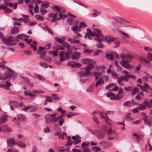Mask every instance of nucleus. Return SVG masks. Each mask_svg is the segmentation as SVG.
Segmentation results:
<instances>
[{
  "instance_id": "nucleus-62",
  "label": "nucleus",
  "mask_w": 152,
  "mask_h": 152,
  "mask_svg": "<svg viewBox=\"0 0 152 152\" xmlns=\"http://www.w3.org/2000/svg\"><path fill=\"white\" fill-rule=\"evenodd\" d=\"M144 86L146 88L150 90H152V88H151L150 86L146 83H145L144 84Z\"/></svg>"
},
{
  "instance_id": "nucleus-31",
  "label": "nucleus",
  "mask_w": 152,
  "mask_h": 152,
  "mask_svg": "<svg viewBox=\"0 0 152 152\" xmlns=\"http://www.w3.org/2000/svg\"><path fill=\"white\" fill-rule=\"evenodd\" d=\"M138 88L137 87H134L132 91V96L134 95L137 91Z\"/></svg>"
},
{
  "instance_id": "nucleus-45",
  "label": "nucleus",
  "mask_w": 152,
  "mask_h": 152,
  "mask_svg": "<svg viewBox=\"0 0 152 152\" xmlns=\"http://www.w3.org/2000/svg\"><path fill=\"white\" fill-rule=\"evenodd\" d=\"M102 73V72H94V74L95 77V79H98V77L101 75Z\"/></svg>"
},
{
  "instance_id": "nucleus-24",
  "label": "nucleus",
  "mask_w": 152,
  "mask_h": 152,
  "mask_svg": "<svg viewBox=\"0 0 152 152\" xmlns=\"http://www.w3.org/2000/svg\"><path fill=\"white\" fill-rule=\"evenodd\" d=\"M123 105L124 107H130L132 106V103L129 101L125 102L123 103Z\"/></svg>"
},
{
  "instance_id": "nucleus-43",
  "label": "nucleus",
  "mask_w": 152,
  "mask_h": 152,
  "mask_svg": "<svg viewBox=\"0 0 152 152\" xmlns=\"http://www.w3.org/2000/svg\"><path fill=\"white\" fill-rule=\"evenodd\" d=\"M144 49L145 51H147L148 52H152V48L149 47H144Z\"/></svg>"
},
{
  "instance_id": "nucleus-22",
  "label": "nucleus",
  "mask_w": 152,
  "mask_h": 152,
  "mask_svg": "<svg viewBox=\"0 0 152 152\" xmlns=\"http://www.w3.org/2000/svg\"><path fill=\"white\" fill-rule=\"evenodd\" d=\"M16 144L19 146H20L23 148H25L26 147V143L21 141H19L16 142Z\"/></svg>"
},
{
  "instance_id": "nucleus-51",
  "label": "nucleus",
  "mask_w": 152,
  "mask_h": 152,
  "mask_svg": "<svg viewBox=\"0 0 152 152\" xmlns=\"http://www.w3.org/2000/svg\"><path fill=\"white\" fill-rule=\"evenodd\" d=\"M139 107H137L132 110V111L134 113H136L140 110Z\"/></svg>"
},
{
  "instance_id": "nucleus-57",
  "label": "nucleus",
  "mask_w": 152,
  "mask_h": 152,
  "mask_svg": "<svg viewBox=\"0 0 152 152\" xmlns=\"http://www.w3.org/2000/svg\"><path fill=\"white\" fill-rule=\"evenodd\" d=\"M68 145H71L72 144V141L71 140V137L69 136H68Z\"/></svg>"
},
{
  "instance_id": "nucleus-6",
  "label": "nucleus",
  "mask_w": 152,
  "mask_h": 152,
  "mask_svg": "<svg viewBox=\"0 0 152 152\" xmlns=\"http://www.w3.org/2000/svg\"><path fill=\"white\" fill-rule=\"evenodd\" d=\"M71 29L72 31L74 32L77 34V36L75 37V38H79L82 37V35L79 33V32L80 31V29L79 27H78L77 24L72 26L71 28Z\"/></svg>"
},
{
  "instance_id": "nucleus-48",
  "label": "nucleus",
  "mask_w": 152,
  "mask_h": 152,
  "mask_svg": "<svg viewBox=\"0 0 152 152\" xmlns=\"http://www.w3.org/2000/svg\"><path fill=\"white\" fill-rule=\"evenodd\" d=\"M101 41L102 40L99 42L98 44H96V45L97 48H103V46L101 42Z\"/></svg>"
},
{
  "instance_id": "nucleus-10",
  "label": "nucleus",
  "mask_w": 152,
  "mask_h": 152,
  "mask_svg": "<svg viewBox=\"0 0 152 152\" xmlns=\"http://www.w3.org/2000/svg\"><path fill=\"white\" fill-rule=\"evenodd\" d=\"M43 49L44 48L43 47L40 46L37 50V52L40 55V58L44 57L46 54V52L42 50V49Z\"/></svg>"
},
{
  "instance_id": "nucleus-64",
  "label": "nucleus",
  "mask_w": 152,
  "mask_h": 152,
  "mask_svg": "<svg viewBox=\"0 0 152 152\" xmlns=\"http://www.w3.org/2000/svg\"><path fill=\"white\" fill-rule=\"evenodd\" d=\"M4 11L5 12L7 13H10L12 12V10L11 9L7 8V7L6 8V9H5Z\"/></svg>"
},
{
  "instance_id": "nucleus-2",
  "label": "nucleus",
  "mask_w": 152,
  "mask_h": 152,
  "mask_svg": "<svg viewBox=\"0 0 152 152\" xmlns=\"http://www.w3.org/2000/svg\"><path fill=\"white\" fill-rule=\"evenodd\" d=\"M15 75L14 71L10 68L4 73V76H2L0 75V80H5L10 77L13 76Z\"/></svg>"
},
{
  "instance_id": "nucleus-36",
  "label": "nucleus",
  "mask_w": 152,
  "mask_h": 152,
  "mask_svg": "<svg viewBox=\"0 0 152 152\" xmlns=\"http://www.w3.org/2000/svg\"><path fill=\"white\" fill-rule=\"evenodd\" d=\"M49 3L47 2L46 4L43 3L41 5V7L42 9H43L45 8H47L49 7Z\"/></svg>"
},
{
  "instance_id": "nucleus-41",
  "label": "nucleus",
  "mask_w": 152,
  "mask_h": 152,
  "mask_svg": "<svg viewBox=\"0 0 152 152\" xmlns=\"http://www.w3.org/2000/svg\"><path fill=\"white\" fill-rule=\"evenodd\" d=\"M55 48L57 50H62L64 49V48L60 45H57L55 46Z\"/></svg>"
},
{
  "instance_id": "nucleus-19",
  "label": "nucleus",
  "mask_w": 152,
  "mask_h": 152,
  "mask_svg": "<svg viewBox=\"0 0 152 152\" xmlns=\"http://www.w3.org/2000/svg\"><path fill=\"white\" fill-rule=\"evenodd\" d=\"M120 56L121 59L127 58L128 59H130L133 58V57L131 55L124 53L121 54V55Z\"/></svg>"
},
{
  "instance_id": "nucleus-50",
  "label": "nucleus",
  "mask_w": 152,
  "mask_h": 152,
  "mask_svg": "<svg viewBox=\"0 0 152 152\" xmlns=\"http://www.w3.org/2000/svg\"><path fill=\"white\" fill-rule=\"evenodd\" d=\"M123 72L125 74V76L129 80V75H129V72L128 71L125 70H123Z\"/></svg>"
},
{
  "instance_id": "nucleus-47",
  "label": "nucleus",
  "mask_w": 152,
  "mask_h": 152,
  "mask_svg": "<svg viewBox=\"0 0 152 152\" xmlns=\"http://www.w3.org/2000/svg\"><path fill=\"white\" fill-rule=\"evenodd\" d=\"M52 96L53 97V99L55 100H58L59 99V98L56 94H52Z\"/></svg>"
},
{
  "instance_id": "nucleus-53",
  "label": "nucleus",
  "mask_w": 152,
  "mask_h": 152,
  "mask_svg": "<svg viewBox=\"0 0 152 152\" xmlns=\"http://www.w3.org/2000/svg\"><path fill=\"white\" fill-rule=\"evenodd\" d=\"M106 58L107 59L110 60H113V58L112 56L109 54H107Z\"/></svg>"
},
{
  "instance_id": "nucleus-9",
  "label": "nucleus",
  "mask_w": 152,
  "mask_h": 152,
  "mask_svg": "<svg viewBox=\"0 0 152 152\" xmlns=\"http://www.w3.org/2000/svg\"><path fill=\"white\" fill-rule=\"evenodd\" d=\"M55 40L58 42L59 43L67 47H69L70 46V45L68 43H66L63 40L59 38L58 37H56L55 38Z\"/></svg>"
},
{
  "instance_id": "nucleus-34",
  "label": "nucleus",
  "mask_w": 152,
  "mask_h": 152,
  "mask_svg": "<svg viewBox=\"0 0 152 152\" xmlns=\"http://www.w3.org/2000/svg\"><path fill=\"white\" fill-rule=\"evenodd\" d=\"M91 60L88 58H86L82 60L83 63L85 64H86L91 62Z\"/></svg>"
},
{
  "instance_id": "nucleus-61",
  "label": "nucleus",
  "mask_w": 152,
  "mask_h": 152,
  "mask_svg": "<svg viewBox=\"0 0 152 152\" xmlns=\"http://www.w3.org/2000/svg\"><path fill=\"white\" fill-rule=\"evenodd\" d=\"M81 142V140L80 139H78L77 138L75 140H74L73 143L74 144H78Z\"/></svg>"
},
{
  "instance_id": "nucleus-60",
  "label": "nucleus",
  "mask_w": 152,
  "mask_h": 152,
  "mask_svg": "<svg viewBox=\"0 0 152 152\" xmlns=\"http://www.w3.org/2000/svg\"><path fill=\"white\" fill-rule=\"evenodd\" d=\"M50 52H52L53 53V56H56L58 55V51L57 50L55 51H50Z\"/></svg>"
},
{
  "instance_id": "nucleus-28",
  "label": "nucleus",
  "mask_w": 152,
  "mask_h": 152,
  "mask_svg": "<svg viewBox=\"0 0 152 152\" xmlns=\"http://www.w3.org/2000/svg\"><path fill=\"white\" fill-rule=\"evenodd\" d=\"M60 61H63L64 60V52L61 51L60 53Z\"/></svg>"
},
{
  "instance_id": "nucleus-29",
  "label": "nucleus",
  "mask_w": 152,
  "mask_h": 152,
  "mask_svg": "<svg viewBox=\"0 0 152 152\" xmlns=\"http://www.w3.org/2000/svg\"><path fill=\"white\" fill-rule=\"evenodd\" d=\"M149 126H152V117H148V120L147 121V123H146Z\"/></svg>"
},
{
  "instance_id": "nucleus-35",
  "label": "nucleus",
  "mask_w": 152,
  "mask_h": 152,
  "mask_svg": "<svg viewBox=\"0 0 152 152\" xmlns=\"http://www.w3.org/2000/svg\"><path fill=\"white\" fill-rule=\"evenodd\" d=\"M75 62L72 61L68 63L67 64L68 66H70L71 67L73 68L75 67Z\"/></svg>"
},
{
  "instance_id": "nucleus-52",
  "label": "nucleus",
  "mask_w": 152,
  "mask_h": 152,
  "mask_svg": "<svg viewBox=\"0 0 152 152\" xmlns=\"http://www.w3.org/2000/svg\"><path fill=\"white\" fill-rule=\"evenodd\" d=\"M20 76L23 79L25 82L27 83L28 82H29V80L27 77H24L21 75H20Z\"/></svg>"
},
{
  "instance_id": "nucleus-40",
  "label": "nucleus",
  "mask_w": 152,
  "mask_h": 152,
  "mask_svg": "<svg viewBox=\"0 0 152 152\" xmlns=\"http://www.w3.org/2000/svg\"><path fill=\"white\" fill-rule=\"evenodd\" d=\"M45 100L46 101L49 102H52L53 101V99L52 97L50 96H45Z\"/></svg>"
},
{
  "instance_id": "nucleus-30",
  "label": "nucleus",
  "mask_w": 152,
  "mask_h": 152,
  "mask_svg": "<svg viewBox=\"0 0 152 152\" xmlns=\"http://www.w3.org/2000/svg\"><path fill=\"white\" fill-rule=\"evenodd\" d=\"M17 118L19 120H22L25 119V117L23 114H19L18 115Z\"/></svg>"
},
{
  "instance_id": "nucleus-20",
  "label": "nucleus",
  "mask_w": 152,
  "mask_h": 152,
  "mask_svg": "<svg viewBox=\"0 0 152 152\" xmlns=\"http://www.w3.org/2000/svg\"><path fill=\"white\" fill-rule=\"evenodd\" d=\"M67 50L68 52L65 54L66 59H68L69 58V55L72 53V51L71 50L70 46L69 47H67Z\"/></svg>"
},
{
  "instance_id": "nucleus-12",
  "label": "nucleus",
  "mask_w": 152,
  "mask_h": 152,
  "mask_svg": "<svg viewBox=\"0 0 152 152\" xmlns=\"http://www.w3.org/2000/svg\"><path fill=\"white\" fill-rule=\"evenodd\" d=\"M105 41L108 43H110L115 40L113 37L110 35H108L104 37Z\"/></svg>"
},
{
  "instance_id": "nucleus-63",
  "label": "nucleus",
  "mask_w": 152,
  "mask_h": 152,
  "mask_svg": "<svg viewBox=\"0 0 152 152\" xmlns=\"http://www.w3.org/2000/svg\"><path fill=\"white\" fill-rule=\"evenodd\" d=\"M120 32L122 34L125 36L127 38H129L130 36L129 35L126 33L122 31H120Z\"/></svg>"
},
{
  "instance_id": "nucleus-46",
  "label": "nucleus",
  "mask_w": 152,
  "mask_h": 152,
  "mask_svg": "<svg viewBox=\"0 0 152 152\" xmlns=\"http://www.w3.org/2000/svg\"><path fill=\"white\" fill-rule=\"evenodd\" d=\"M34 12L36 13H38L39 12V7L37 3L34 7Z\"/></svg>"
},
{
  "instance_id": "nucleus-14",
  "label": "nucleus",
  "mask_w": 152,
  "mask_h": 152,
  "mask_svg": "<svg viewBox=\"0 0 152 152\" xmlns=\"http://www.w3.org/2000/svg\"><path fill=\"white\" fill-rule=\"evenodd\" d=\"M16 142L15 139L12 138L9 139L7 141V144L10 146H12L13 145L16 144Z\"/></svg>"
},
{
  "instance_id": "nucleus-7",
  "label": "nucleus",
  "mask_w": 152,
  "mask_h": 152,
  "mask_svg": "<svg viewBox=\"0 0 152 152\" xmlns=\"http://www.w3.org/2000/svg\"><path fill=\"white\" fill-rule=\"evenodd\" d=\"M107 96L110 98V99L112 100H114L116 99L120 100L123 97V96H119L118 94L117 95L116 97L115 94L111 92H107L106 94Z\"/></svg>"
},
{
  "instance_id": "nucleus-13",
  "label": "nucleus",
  "mask_w": 152,
  "mask_h": 152,
  "mask_svg": "<svg viewBox=\"0 0 152 152\" xmlns=\"http://www.w3.org/2000/svg\"><path fill=\"white\" fill-rule=\"evenodd\" d=\"M117 79V82L119 85H121V82H123L124 80L126 82H127L129 80L126 77H125L123 75L119 77H118Z\"/></svg>"
},
{
  "instance_id": "nucleus-33",
  "label": "nucleus",
  "mask_w": 152,
  "mask_h": 152,
  "mask_svg": "<svg viewBox=\"0 0 152 152\" xmlns=\"http://www.w3.org/2000/svg\"><path fill=\"white\" fill-rule=\"evenodd\" d=\"M151 76H150L149 74L146 73L144 76L143 77V78L145 80V81H147L148 79L150 78Z\"/></svg>"
},
{
  "instance_id": "nucleus-11",
  "label": "nucleus",
  "mask_w": 152,
  "mask_h": 152,
  "mask_svg": "<svg viewBox=\"0 0 152 152\" xmlns=\"http://www.w3.org/2000/svg\"><path fill=\"white\" fill-rule=\"evenodd\" d=\"M53 9H55L57 10V12H63L64 13L65 12V9L61 6L58 5H54L53 7Z\"/></svg>"
},
{
  "instance_id": "nucleus-26",
  "label": "nucleus",
  "mask_w": 152,
  "mask_h": 152,
  "mask_svg": "<svg viewBox=\"0 0 152 152\" xmlns=\"http://www.w3.org/2000/svg\"><path fill=\"white\" fill-rule=\"evenodd\" d=\"M8 117V115H2L0 119V121L2 123V124L5 123L7 120L8 118L7 117Z\"/></svg>"
},
{
  "instance_id": "nucleus-17",
  "label": "nucleus",
  "mask_w": 152,
  "mask_h": 152,
  "mask_svg": "<svg viewBox=\"0 0 152 152\" xmlns=\"http://www.w3.org/2000/svg\"><path fill=\"white\" fill-rule=\"evenodd\" d=\"M72 54V58L73 60H77L80 57V54L79 53L75 52Z\"/></svg>"
},
{
  "instance_id": "nucleus-21",
  "label": "nucleus",
  "mask_w": 152,
  "mask_h": 152,
  "mask_svg": "<svg viewBox=\"0 0 152 152\" xmlns=\"http://www.w3.org/2000/svg\"><path fill=\"white\" fill-rule=\"evenodd\" d=\"M97 137L100 140H102L104 138V134L101 132H97L96 134Z\"/></svg>"
},
{
  "instance_id": "nucleus-8",
  "label": "nucleus",
  "mask_w": 152,
  "mask_h": 152,
  "mask_svg": "<svg viewBox=\"0 0 152 152\" xmlns=\"http://www.w3.org/2000/svg\"><path fill=\"white\" fill-rule=\"evenodd\" d=\"M56 113H54L53 114H49L46 115L45 119L46 122L48 123H51L53 121H54L53 119H55V116Z\"/></svg>"
},
{
  "instance_id": "nucleus-25",
  "label": "nucleus",
  "mask_w": 152,
  "mask_h": 152,
  "mask_svg": "<svg viewBox=\"0 0 152 152\" xmlns=\"http://www.w3.org/2000/svg\"><path fill=\"white\" fill-rule=\"evenodd\" d=\"M93 11L94 13H93L91 14V15L92 17H95L98 16L100 14V13L98 12L97 10L94 9Z\"/></svg>"
},
{
  "instance_id": "nucleus-59",
  "label": "nucleus",
  "mask_w": 152,
  "mask_h": 152,
  "mask_svg": "<svg viewBox=\"0 0 152 152\" xmlns=\"http://www.w3.org/2000/svg\"><path fill=\"white\" fill-rule=\"evenodd\" d=\"M64 123V120L63 118H61L60 121L58 123V124L61 126L63 125V124Z\"/></svg>"
},
{
  "instance_id": "nucleus-16",
  "label": "nucleus",
  "mask_w": 152,
  "mask_h": 152,
  "mask_svg": "<svg viewBox=\"0 0 152 152\" xmlns=\"http://www.w3.org/2000/svg\"><path fill=\"white\" fill-rule=\"evenodd\" d=\"M94 34L95 35V37H101L102 36L101 31L98 29H94Z\"/></svg>"
},
{
  "instance_id": "nucleus-37",
  "label": "nucleus",
  "mask_w": 152,
  "mask_h": 152,
  "mask_svg": "<svg viewBox=\"0 0 152 152\" xmlns=\"http://www.w3.org/2000/svg\"><path fill=\"white\" fill-rule=\"evenodd\" d=\"M142 115L144 116L142 119L145 121V123L146 124V123H147V121L148 120V117L147 118L145 114L144 113H142Z\"/></svg>"
},
{
  "instance_id": "nucleus-55",
  "label": "nucleus",
  "mask_w": 152,
  "mask_h": 152,
  "mask_svg": "<svg viewBox=\"0 0 152 152\" xmlns=\"http://www.w3.org/2000/svg\"><path fill=\"white\" fill-rule=\"evenodd\" d=\"M93 86H89L87 89L86 90V91H89L91 92H93Z\"/></svg>"
},
{
  "instance_id": "nucleus-54",
  "label": "nucleus",
  "mask_w": 152,
  "mask_h": 152,
  "mask_svg": "<svg viewBox=\"0 0 152 152\" xmlns=\"http://www.w3.org/2000/svg\"><path fill=\"white\" fill-rule=\"evenodd\" d=\"M102 52V51L100 49H97L96 50L95 52L94 53V55L95 56H97L99 55V53H100Z\"/></svg>"
},
{
  "instance_id": "nucleus-44",
  "label": "nucleus",
  "mask_w": 152,
  "mask_h": 152,
  "mask_svg": "<svg viewBox=\"0 0 152 152\" xmlns=\"http://www.w3.org/2000/svg\"><path fill=\"white\" fill-rule=\"evenodd\" d=\"M35 17L37 19L40 21H43L45 19L43 17H42L38 15H36L35 16Z\"/></svg>"
},
{
  "instance_id": "nucleus-23",
  "label": "nucleus",
  "mask_w": 152,
  "mask_h": 152,
  "mask_svg": "<svg viewBox=\"0 0 152 152\" xmlns=\"http://www.w3.org/2000/svg\"><path fill=\"white\" fill-rule=\"evenodd\" d=\"M19 30L17 26L13 27L11 29V34H15L18 33Z\"/></svg>"
},
{
  "instance_id": "nucleus-42",
  "label": "nucleus",
  "mask_w": 152,
  "mask_h": 152,
  "mask_svg": "<svg viewBox=\"0 0 152 152\" xmlns=\"http://www.w3.org/2000/svg\"><path fill=\"white\" fill-rule=\"evenodd\" d=\"M52 46L51 44L50 43H48L45 46L43 47V49L48 50L50 49Z\"/></svg>"
},
{
  "instance_id": "nucleus-27",
  "label": "nucleus",
  "mask_w": 152,
  "mask_h": 152,
  "mask_svg": "<svg viewBox=\"0 0 152 152\" xmlns=\"http://www.w3.org/2000/svg\"><path fill=\"white\" fill-rule=\"evenodd\" d=\"M4 127L5 128L6 131L8 132H11L12 130L11 128L7 124H5L4 125Z\"/></svg>"
},
{
  "instance_id": "nucleus-15",
  "label": "nucleus",
  "mask_w": 152,
  "mask_h": 152,
  "mask_svg": "<svg viewBox=\"0 0 152 152\" xmlns=\"http://www.w3.org/2000/svg\"><path fill=\"white\" fill-rule=\"evenodd\" d=\"M66 133L63 132L62 134L60 132H56L54 134L55 136H58V138H61L62 140H64V135H66Z\"/></svg>"
},
{
  "instance_id": "nucleus-58",
  "label": "nucleus",
  "mask_w": 152,
  "mask_h": 152,
  "mask_svg": "<svg viewBox=\"0 0 152 152\" xmlns=\"http://www.w3.org/2000/svg\"><path fill=\"white\" fill-rule=\"evenodd\" d=\"M93 120L95 122L96 124H99V122L98 121V119L96 117L93 115Z\"/></svg>"
},
{
  "instance_id": "nucleus-39",
  "label": "nucleus",
  "mask_w": 152,
  "mask_h": 152,
  "mask_svg": "<svg viewBox=\"0 0 152 152\" xmlns=\"http://www.w3.org/2000/svg\"><path fill=\"white\" fill-rule=\"evenodd\" d=\"M86 26H87V25L85 22H81L80 23L79 27L80 29L81 28Z\"/></svg>"
},
{
  "instance_id": "nucleus-56",
  "label": "nucleus",
  "mask_w": 152,
  "mask_h": 152,
  "mask_svg": "<svg viewBox=\"0 0 152 152\" xmlns=\"http://www.w3.org/2000/svg\"><path fill=\"white\" fill-rule=\"evenodd\" d=\"M150 61L149 60H147L146 59H145L144 60V62H145L146 64H149V67H151L152 66V64L151 63H150Z\"/></svg>"
},
{
  "instance_id": "nucleus-4",
  "label": "nucleus",
  "mask_w": 152,
  "mask_h": 152,
  "mask_svg": "<svg viewBox=\"0 0 152 152\" xmlns=\"http://www.w3.org/2000/svg\"><path fill=\"white\" fill-rule=\"evenodd\" d=\"M124 21L123 19L119 17L115 20L111 22L112 25L115 28L117 29L120 28L122 26L123 22Z\"/></svg>"
},
{
  "instance_id": "nucleus-49",
  "label": "nucleus",
  "mask_w": 152,
  "mask_h": 152,
  "mask_svg": "<svg viewBox=\"0 0 152 152\" xmlns=\"http://www.w3.org/2000/svg\"><path fill=\"white\" fill-rule=\"evenodd\" d=\"M115 84H116L115 83H110V84H109L107 86H106V89H108L110 88L113 87V86H114L115 85Z\"/></svg>"
},
{
  "instance_id": "nucleus-38",
  "label": "nucleus",
  "mask_w": 152,
  "mask_h": 152,
  "mask_svg": "<svg viewBox=\"0 0 152 152\" xmlns=\"http://www.w3.org/2000/svg\"><path fill=\"white\" fill-rule=\"evenodd\" d=\"M39 65L45 68H47L48 66V65L46 63L42 62H41L39 63Z\"/></svg>"
},
{
  "instance_id": "nucleus-32",
  "label": "nucleus",
  "mask_w": 152,
  "mask_h": 152,
  "mask_svg": "<svg viewBox=\"0 0 152 152\" xmlns=\"http://www.w3.org/2000/svg\"><path fill=\"white\" fill-rule=\"evenodd\" d=\"M146 57L148 59L149 61H152V53L150 52H148Z\"/></svg>"
},
{
  "instance_id": "nucleus-1",
  "label": "nucleus",
  "mask_w": 152,
  "mask_h": 152,
  "mask_svg": "<svg viewBox=\"0 0 152 152\" xmlns=\"http://www.w3.org/2000/svg\"><path fill=\"white\" fill-rule=\"evenodd\" d=\"M3 43L7 45H14L16 44L15 41H18V40L12 36L8 38H4L2 39Z\"/></svg>"
},
{
  "instance_id": "nucleus-3",
  "label": "nucleus",
  "mask_w": 152,
  "mask_h": 152,
  "mask_svg": "<svg viewBox=\"0 0 152 152\" xmlns=\"http://www.w3.org/2000/svg\"><path fill=\"white\" fill-rule=\"evenodd\" d=\"M94 66L91 64H89L85 68V71H82L79 74V76L81 77H84L85 76H88L90 73V71Z\"/></svg>"
},
{
  "instance_id": "nucleus-18",
  "label": "nucleus",
  "mask_w": 152,
  "mask_h": 152,
  "mask_svg": "<svg viewBox=\"0 0 152 152\" xmlns=\"http://www.w3.org/2000/svg\"><path fill=\"white\" fill-rule=\"evenodd\" d=\"M147 104V101H145L142 104H138L139 106V107L140 110H144L146 109V104Z\"/></svg>"
},
{
  "instance_id": "nucleus-5",
  "label": "nucleus",
  "mask_w": 152,
  "mask_h": 152,
  "mask_svg": "<svg viewBox=\"0 0 152 152\" xmlns=\"http://www.w3.org/2000/svg\"><path fill=\"white\" fill-rule=\"evenodd\" d=\"M128 61H125L124 60H123L121 61L119 63L123 67L128 69L132 70L134 66L130 65L128 63Z\"/></svg>"
}]
</instances>
